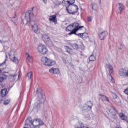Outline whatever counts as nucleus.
<instances>
[{"mask_svg": "<svg viewBox=\"0 0 128 128\" xmlns=\"http://www.w3.org/2000/svg\"><path fill=\"white\" fill-rule=\"evenodd\" d=\"M22 24H24V20H22Z\"/></svg>", "mask_w": 128, "mask_h": 128, "instance_id": "37998d69", "label": "nucleus"}, {"mask_svg": "<svg viewBox=\"0 0 128 128\" xmlns=\"http://www.w3.org/2000/svg\"><path fill=\"white\" fill-rule=\"evenodd\" d=\"M34 7L32 8V9L28 10L27 12L25 14V20L26 22L25 24L26 26H30V24L32 26H34V24H38L34 20H31L30 17L32 16H36V10H34Z\"/></svg>", "mask_w": 128, "mask_h": 128, "instance_id": "f03ea898", "label": "nucleus"}, {"mask_svg": "<svg viewBox=\"0 0 128 128\" xmlns=\"http://www.w3.org/2000/svg\"><path fill=\"white\" fill-rule=\"evenodd\" d=\"M38 50L41 54H48V48L44 45L40 44L38 46Z\"/></svg>", "mask_w": 128, "mask_h": 128, "instance_id": "0eeeda50", "label": "nucleus"}, {"mask_svg": "<svg viewBox=\"0 0 128 128\" xmlns=\"http://www.w3.org/2000/svg\"><path fill=\"white\" fill-rule=\"evenodd\" d=\"M10 82H14V76H9Z\"/></svg>", "mask_w": 128, "mask_h": 128, "instance_id": "f704fd0d", "label": "nucleus"}, {"mask_svg": "<svg viewBox=\"0 0 128 128\" xmlns=\"http://www.w3.org/2000/svg\"><path fill=\"white\" fill-rule=\"evenodd\" d=\"M86 104L87 106L88 107V108L90 110H92V106H94V104L92 101H88L86 103Z\"/></svg>", "mask_w": 128, "mask_h": 128, "instance_id": "393cba45", "label": "nucleus"}, {"mask_svg": "<svg viewBox=\"0 0 128 128\" xmlns=\"http://www.w3.org/2000/svg\"><path fill=\"white\" fill-rule=\"evenodd\" d=\"M6 58H8V55L6 54Z\"/></svg>", "mask_w": 128, "mask_h": 128, "instance_id": "49530a36", "label": "nucleus"}, {"mask_svg": "<svg viewBox=\"0 0 128 128\" xmlns=\"http://www.w3.org/2000/svg\"><path fill=\"white\" fill-rule=\"evenodd\" d=\"M118 12V14H122L124 10V6L123 4L118 3L117 5Z\"/></svg>", "mask_w": 128, "mask_h": 128, "instance_id": "9d476101", "label": "nucleus"}, {"mask_svg": "<svg viewBox=\"0 0 128 128\" xmlns=\"http://www.w3.org/2000/svg\"><path fill=\"white\" fill-rule=\"evenodd\" d=\"M86 127H84V124L82 123H81L80 124V128H86Z\"/></svg>", "mask_w": 128, "mask_h": 128, "instance_id": "c9c22d12", "label": "nucleus"}, {"mask_svg": "<svg viewBox=\"0 0 128 128\" xmlns=\"http://www.w3.org/2000/svg\"><path fill=\"white\" fill-rule=\"evenodd\" d=\"M36 94H38V98H39V102L40 104L44 102V100L46 98V96H44V93L42 90L41 88H38L36 90Z\"/></svg>", "mask_w": 128, "mask_h": 128, "instance_id": "39448f33", "label": "nucleus"}, {"mask_svg": "<svg viewBox=\"0 0 128 128\" xmlns=\"http://www.w3.org/2000/svg\"><path fill=\"white\" fill-rule=\"evenodd\" d=\"M113 98H118V95H116V94H112Z\"/></svg>", "mask_w": 128, "mask_h": 128, "instance_id": "e433bc0d", "label": "nucleus"}, {"mask_svg": "<svg viewBox=\"0 0 128 128\" xmlns=\"http://www.w3.org/2000/svg\"><path fill=\"white\" fill-rule=\"evenodd\" d=\"M32 72H30L28 73L27 76H28V80H32Z\"/></svg>", "mask_w": 128, "mask_h": 128, "instance_id": "7c9ffc66", "label": "nucleus"}, {"mask_svg": "<svg viewBox=\"0 0 128 128\" xmlns=\"http://www.w3.org/2000/svg\"><path fill=\"white\" fill-rule=\"evenodd\" d=\"M84 28V26H80V24L78 22H74L70 24L66 28V32H70L68 34V36H72V34H75L76 36L78 32L82 28Z\"/></svg>", "mask_w": 128, "mask_h": 128, "instance_id": "7ed1b4c3", "label": "nucleus"}, {"mask_svg": "<svg viewBox=\"0 0 128 128\" xmlns=\"http://www.w3.org/2000/svg\"><path fill=\"white\" fill-rule=\"evenodd\" d=\"M0 42H1V43H2V41H0Z\"/></svg>", "mask_w": 128, "mask_h": 128, "instance_id": "de8ad7c7", "label": "nucleus"}, {"mask_svg": "<svg viewBox=\"0 0 128 128\" xmlns=\"http://www.w3.org/2000/svg\"><path fill=\"white\" fill-rule=\"evenodd\" d=\"M62 4L65 5L66 10L70 14H74L78 10V6L74 4V0H62Z\"/></svg>", "mask_w": 128, "mask_h": 128, "instance_id": "f257e3e1", "label": "nucleus"}, {"mask_svg": "<svg viewBox=\"0 0 128 128\" xmlns=\"http://www.w3.org/2000/svg\"><path fill=\"white\" fill-rule=\"evenodd\" d=\"M42 40H44V42L48 44V42L50 40V36L46 34H44L42 36Z\"/></svg>", "mask_w": 128, "mask_h": 128, "instance_id": "2eb2a0df", "label": "nucleus"}, {"mask_svg": "<svg viewBox=\"0 0 128 128\" xmlns=\"http://www.w3.org/2000/svg\"><path fill=\"white\" fill-rule=\"evenodd\" d=\"M9 58L13 62H15V64H18V59L16 58V56L14 54L11 55L9 54Z\"/></svg>", "mask_w": 128, "mask_h": 128, "instance_id": "f8f14e48", "label": "nucleus"}, {"mask_svg": "<svg viewBox=\"0 0 128 128\" xmlns=\"http://www.w3.org/2000/svg\"><path fill=\"white\" fill-rule=\"evenodd\" d=\"M91 109L88 108V106L85 104L82 108V110H90Z\"/></svg>", "mask_w": 128, "mask_h": 128, "instance_id": "c85d7f7f", "label": "nucleus"}, {"mask_svg": "<svg viewBox=\"0 0 128 128\" xmlns=\"http://www.w3.org/2000/svg\"><path fill=\"white\" fill-rule=\"evenodd\" d=\"M24 128H28V127H24Z\"/></svg>", "mask_w": 128, "mask_h": 128, "instance_id": "a18cd8bd", "label": "nucleus"}, {"mask_svg": "<svg viewBox=\"0 0 128 128\" xmlns=\"http://www.w3.org/2000/svg\"><path fill=\"white\" fill-rule=\"evenodd\" d=\"M49 72L51 74H60V70L56 68H52L50 69Z\"/></svg>", "mask_w": 128, "mask_h": 128, "instance_id": "dca6fc26", "label": "nucleus"}, {"mask_svg": "<svg viewBox=\"0 0 128 128\" xmlns=\"http://www.w3.org/2000/svg\"><path fill=\"white\" fill-rule=\"evenodd\" d=\"M127 72L125 69H122L119 72V75L122 76H126Z\"/></svg>", "mask_w": 128, "mask_h": 128, "instance_id": "5701e85b", "label": "nucleus"}, {"mask_svg": "<svg viewBox=\"0 0 128 128\" xmlns=\"http://www.w3.org/2000/svg\"><path fill=\"white\" fill-rule=\"evenodd\" d=\"M88 22H92V18H88Z\"/></svg>", "mask_w": 128, "mask_h": 128, "instance_id": "ea45409f", "label": "nucleus"}, {"mask_svg": "<svg viewBox=\"0 0 128 128\" xmlns=\"http://www.w3.org/2000/svg\"><path fill=\"white\" fill-rule=\"evenodd\" d=\"M27 56H28V60L29 62H32V58H30V54H28Z\"/></svg>", "mask_w": 128, "mask_h": 128, "instance_id": "72a5a7b5", "label": "nucleus"}, {"mask_svg": "<svg viewBox=\"0 0 128 128\" xmlns=\"http://www.w3.org/2000/svg\"><path fill=\"white\" fill-rule=\"evenodd\" d=\"M106 36H108V32H103L99 34V37L101 40H104V38H106Z\"/></svg>", "mask_w": 128, "mask_h": 128, "instance_id": "f3484780", "label": "nucleus"}, {"mask_svg": "<svg viewBox=\"0 0 128 128\" xmlns=\"http://www.w3.org/2000/svg\"><path fill=\"white\" fill-rule=\"evenodd\" d=\"M119 116L121 120H126V119L124 118H126V116H124V113H120L119 114Z\"/></svg>", "mask_w": 128, "mask_h": 128, "instance_id": "c756f323", "label": "nucleus"}, {"mask_svg": "<svg viewBox=\"0 0 128 128\" xmlns=\"http://www.w3.org/2000/svg\"><path fill=\"white\" fill-rule=\"evenodd\" d=\"M49 20L50 22H52L54 24H56V15L54 14L49 17Z\"/></svg>", "mask_w": 128, "mask_h": 128, "instance_id": "a211bd4d", "label": "nucleus"}, {"mask_svg": "<svg viewBox=\"0 0 128 128\" xmlns=\"http://www.w3.org/2000/svg\"><path fill=\"white\" fill-rule=\"evenodd\" d=\"M75 128H78V126L76 125V126H75Z\"/></svg>", "mask_w": 128, "mask_h": 128, "instance_id": "79ce46f5", "label": "nucleus"}, {"mask_svg": "<svg viewBox=\"0 0 128 128\" xmlns=\"http://www.w3.org/2000/svg\"><path fill=\"white\" fill-rule=\"evenodd\" d=\"M6 59L2 63L0 64V74H2V72L6 68Z\"/></svg>", "mask_w": 128, "mask_h": 128, "instance_id": "4be33fe9", "label": "nucleus"}, {"mask_svg": "<svg viewBox=\"0 0 128 128\" xmlns=\"http://www.w3.org/2000/svg\"><path fill=\"white\" fill-rule=\"evenodd\" d=\"M34 119L32 122V117H29L27 118V120H26V126H32V128L34 126Z\"/></svg>", "mask_w": 128, "mask_h": 128, "instance_id": "1a4fd4ad", "label": "nucleus"}, {"mask_svg": "<svg viewBox=\"0 0 128 128\" xmlns=\"http://www.w3.org/2000/svg\"><path fill=\"white\" fill-rule=\"evenodd\" d=\"M64 48L66 52H68V54H76V52H74V50L70 48V46H65Z\"/></svg>", "mask_w": 128, "mask_h": 128, "instance_id": "4468645a", "label": "nucleus"}, {"mask_svg": "<svg viewBox=\"0 0 128 128\" xmlns=\"http://www.w3.org/2000/svg\"><path fill=\"white\" fill-rule=\"evenodd\" d=\"M13 18H14V17H13Z\"/></svg>", "mask_w": 128, "mask_h": 128, "instance_id": "09e8293b", "label": "nucleus"}, {"mask_svg": "<svg viewBox=\"0 0 128 128\" xmlns=\"http://www.w3.org/2000/svg\"><path fill=\"white\" fill-rule=\"evenodd\" d=\"M8 72L3 71V74H0V82H4V80H6L8 78V75L4 74H8Z\"/></svg>", "mask_w": 128, "mask_h": 128, "instance_id": "ddd939ff", "label": "nucleus"}, {"mask_svg": "<svg viewBox=\"0 0 128 128\" xmlns=\"http://www.w3.org/2000/svg\"><path fill=\"white\" fill-rule=\"evenodd\" d=\"M10 100L9 99H6L4 100V104L5 106H6V104H10Z\"/></svg>", "mask_w": 128, "mask_h": 128, "instance_id": "473e14b6", "label": "nucleus"}, {"mask_svg": "<svg viewBox=\"0 0 128 128\" xmlns=\"http://www.w3.org/2000/svg\"><path fill=\"white\" fill-rule=\"evenodd\" d=\"M76 36H78L80 38H82V40H86L88 38V34L86 32L84 33H77V34Z\"/></svg>", "mask_w": 128, "mask_h": 128, "instance_id": "9b49d317", "label": "nucleus"}, {"mask_svg": "<svg viewBox=\"0 0 128 128\" xmlns=\"http://www.w3.org/2000/svg\"><path fill=\"white\" fill-rule=\"evenodd\" d=\"M34 127H32V128H40V126H43L44 124L42 120L38 118L34 119Z\"/></svg>", "mask_w": 128, "mask_h": 128, "instance_id": "6e6552de", "label": "nucleus"}, {"mask_svg": "<svg viewBox=\"0 0 128 128\" xmlns=\"http://www.w3.org/2000/svg\"><path fill=\"white\" fill-rule=\"evenodd\" d=\"M41 62L42 64H44V66H52L56 64V61L52 60L48 58V57L46 56L42 57L41 58Z\"/></svg>", "mask_w": 128, "mask_h": 128, "instance_id": "20e7f679", "label": "nucleus"}, {"mask_svg": "<svg viewBox=\"0 0 128 128\" xmlns=\"http://www.w3.org/2000/svg\"><path fill=\"white\" fill-rule=\"evenodd\" d=\"M109 112H110V114H111L112 118H114V120H116V118H118V116H116L117 114H118V112L114 107L111 106L109 109Z\"/></svg>", "mask_w": 128, "mask_h": 128, "instance_id": "423d86ee", "label": "nucleus"}, {"mask_svg": "<svg viewBox=\"0 0 128 128\" xmlns=\"http://www.w3.org/2000/svg\"><path fill=\"white\" fill-rule=\"evenodd\" d=\"M32 30L35 34H40V31L38 30V24H34L32 26Z\"/></svg>", "mask_w": 128, "mask_h": 128, "instance_id": "aec40b11", "label": "nucleus"}, {"mask_svg": "<svg viewBox=\"0 0 128 128\" xmlns=\"http://www.w3.org/2000/svg\"><path fill=\"white\" fill-rule=\"evenodd\" d=\"M92 10H98V4H92Z\"/></svg>", "mask_w": 128, "mask_h": 128, "instance_id": "a878e982", "label": "nucleus"}, {"mask_svg": "<svg viewBox=\"0 0 128 128\" xmlns=\"http://www.w3.org/2000/svg\"><path fill=\"white\" fill-rule=\"evenodd\" d=\"M35 124H38V122H35Z\"/></svg>", "mask_w": 128, "mask_h": 128, "instance_id": "c03bdc74", "label": "nucleus"}, {"mask_svg": "<svg viewBox=\"0 0 128 128\" xmlns=\"http://www.w3.org/2000/svg\"><path fill=\"white\" fill-rule=\"evenodd\" d=\"M40 104L38 103H36L34 106V108L35 110H40Z\"/></svg>", "mask_w": 128, "mask_h": 128, "instance_id": "cd10ccee", "label": "nucleus"}, {"mask_svg": "<svg viewBox=\"0 0 128 128\" xmlns=\"http://www.w3.org/2000/svg\"><path fill=\"white\" fill-rule=\"evenodd\" d=\"M60 4H56V3H54V6H60Z\"/></svg>", "mask_w": 128, "mask_h": 128, "instance_id": "4c0bfd02", "label": "nucleus"}, {"mask_svg": "<svg viewBox=\"0 0 128 128\" xmlns=\"http://www.w3.org/2000/svg\"><path fill=\"white\" fill-rule=\"evenodd\" d=\"M8 89H2L0 92L2 98H5V96H6V94H8Z\"/></svg>", "mask_w": 128, "mask_h": 128, "instance_id": "6ab92c4d", "label": "nucleus"}, {"mask_svg": "<svg viewBox=\"0 0 128 128\" xmlns=\"http://www.w3.org/2000/svg\"><path fill=\"white\" fill-rule=\"evenodd\" d=\"M3 102H4V99L0 98V103L2 104Z\"/></svg>", "mask_w": 128, "mask_h": 128, "instance_id": "58836bf2", "label": "nucleus"}, {"mask_svg": "<svg viewBox=\"0 0 128 128\" xmlns=\"http://www.w3.org/2000/svg\"><path fill=\"white\" fill-rule=\"evenodd\" d=\"M99 96H100L102 100H106V102H110V100H108V98L106 97V96L102 94H100Z\"/></svg>", "mask_w": 128, "mask_h": 128, "instance_id": "b1692460", "label": "nucleus"}, {"mask_svg": "<svg viewBox=\"0 0 128 128\" xmlns=\"http://www.w3.org/2000/svg\"><path fill=\"white\" fill-rule=\"evenodd\" d=\"M70 46L74 48V50H78L79 48L78 45L76 44H71Z\"/></svg>", "mask_w": 128, "mask_h": 128, "instance_id": "bb28decb", "label": "nucleus"}, {"mask_svg": "<svg viewBox=\"0 0 128 128\" xmlns=\"http://www.w3.org/2000/svg\"><path fill=\"white\" fill-rule=\"evenodd\" d=\"M106 68L108 69V72L110 74V76L112 78V72H114V68H112V66L110 64H108L106 65Z\"/></svg>", "mask_w": 128, "mask_h": 128, "instance_id": "412c9836", "label": "nucleus"}, {"mask_svg": "<svg viewBox=\"0 0 128 128\" xmlns=\"http://www.w3.org/2000/svg\"><path fill=\"white\" fill-rule=\"evenodd\" d=\"M44 4H46V0H43Z\"/></svg>", "mask_w": 128, "mask_h": 128, "instance_id": "a19ab883", "label": "nucleus"}, {"mask_svg": "<svg viewBox=\"0 0 128 128\" xmlns=\"http://www.w3.org/2000/svg\"><path fill=\"white\" fill-rule=\"evenodd\" d=\"M89 60L90 62L96 60V57L93 55H91L89 58Z\"/></svg>", "mask_w": 128, "mask_h": 128, "instance_id": "2f4dec72", "label": "nucleus"}]
</instances>
